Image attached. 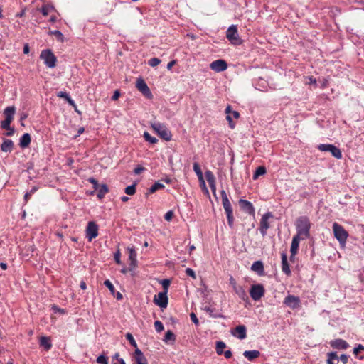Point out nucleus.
Returning a JSON list of instances; mask_svg holds the SVG:
<instances>
[{"label": "nucleus", "mask_w": 364, "mask_h": 364, "mask_svg": "<svg viewBox=\"0 0 364 364\" xmlns=\"http://www.w3.org/2000/svg\"><path fill=\"white\" fill-rule=\"evenodd\" d=\"M5 129L8 131L6 133V135L8 136H13L14 132H15L14 128L11 127V125H9V128Z\"/></svg>", "instance_id": "nucleus-58"}, {"label": "nucleus", "mask_w": 364, "mask_h": 364, "mask_svg": "<svg viewBox=\"0 0 364 364\" xmlns=\"http://www.w3.org/2000/svg\"><path fill=\"white\" fill-rule=\"evenodd\" d=\"M151 127L161 139L167 141L171 139V132L164 124L155 122L151 124Z\"/></svg>", "instance_id": "nucleus-4"}, {"label": "nucleus", "mask_w": 364, "mask_h": 364, "mask_svg": "<svg viewBox=\"0 0 364 364\" xmlns=\"http://www.w3.org/2000/svg\"><path fill=\"white\" fill-rule=\"evenodd\" d=\"M226 347L225 343L223 341H218L216 343V353L218 355H222L223 353V349Z\"/></svg>", "instance_id": "nucleus-36"}, {"label": "nucleus", "mask_w": 364, "mask_h": 364, "mask_svg": "<svg viewBox=\"0 0 364 364\" xmlns=\"http://www.w3.org/2000/svg\"><path fill=\"white\" fill-rule=\"evenodd\" d=\"M265 289L262 284H252L250 289V294L254 301L259 300L264 296Z\"/></svg>", "instance_id": "nucleus-8"}, {"label": "nucleus", "mask_w": 364, "mask_h": 364, "mask_svg": "<svg viewBox=\"0 0 364 364\" xmlns=\"http://www.w3.org/2000/svg\"><path fill=\"white\" fill-rule=\"evenodd\" d=\"M210 68L211 70L219 73L224 71L228 68V63L224 60L218 59L213 61L210 64Z\"/></svg>", "instance_id": "nucleus-15"}, {"label": "nucleus", "mask_w": 364, "mask_h": 364, "mask_svg": "<svg viewBox=\"0 0 364 364\" xmlns=\"http://www.w3.org/2000/svg\"><path fill=\"white\" fill-rule=\"evenodd\" d=\"M230 285L232 286V287L233 289H235V287H237L238 286L237 284V282H236L235 279L232 277H231L230 278Z\"/></svg>", "instance_id": "nucleus-61"}, {"label": "nucleus", "mask_w": 364, "mask_h": 364, "mask_svg": "<svg viewBox=\"0 0 364 364\" xmlns=\"http://www.w3.org/2000/svg\"><path fill=\"white\" fill-rule=\"evenodd\" d=\"M99 228L97 223L94 221H90L87 223L85 230L86 238L89 242H91L93 239L98 235Z\"/></svg>", "instance_id": "nucleus-10"}, {"label": "nucleus", "mask_w": 364, "mask_h": 364, "mask_svg": "<svg viewBox=\"0 0 364 364\" xmlns=\"http://www.w3.org/2000/svg\"><path fill=\"white\" fill-rule=\"evenodd\" d=\"M137 260L135 259V260H130V264H129V270H132L136 267Z\"/></svg>", "instance_id": "nucleus-60"}, {"label": "nucleus", "mask_w": 364, "mask_h": 364, "mask_svg": "<svg viewBox=\"0 0 364 364\" xmlns=\"http://www.w3.org/2000/svg\"><path fill=\"white\" fill-rule=\"evenodd\" d=\"M55 11V7L51 4H43L41 7V11L43 16H46L49 12Z\"/></svg>", "instance_id": "nucleus-33"}, {"label": "nucleus", "mask_w": 364, "mask_h": 364, "mask_svg": "<svg viewBox=\"0 0 364 364\" xmlns=\"http://www.w3.org/2000/svg\"><path fill=\"white\" fill-rule=\"evenodd\" d=\"M125 337L129 341V343L131 346H132L135 349H136V348H138L137 343L132 333H126Z\"/></svg>", "instance_id": "nucleus-39"}, {"label": "nucleus", "mask_w": 364, "mask_h": 364, "mask_svg": "<svg viewBox=\"0 0 364 364\" xmlns=\"http://www.w3.org/2000/svg\"><path fill=\"white\" fill-rule=\"evenodd\" d=\"M222 205L225 210V212L227 215L228 223L230 228H233L234 227V216H233V210L232 208V205L229 200L228 195L225 190L220 191Z\"/></svg>", "instance_id": "nucleus-2"}, {"label": "nucleus", "mask_w": 364, "mask_h": 364, "mask_svg": "<svg viewBox=\"0 0 364 364\" xmlns=\"http://www.w3.org/2000/svg\"><path fill=\"white\" fill-rule=\"evenodd\" d=\"M203 310L205 311L212 318H225L222 314L218 312L215 308L212 307L211 306H204Z\"/></svg>", "instance_id": "nucleus-22"}, {"label": "nucleus", "mask_w": 364, "mask_h": 364, "mask_svg": "<svg viewBox=\"0 0 364 364\" xmlns=\"http://www.w3.org/2000/svg\"><path fill=\"white\" fill-rule=\"evenodd\" d=\"M144 137L146 141L150 142L151 144H156L158 141V139L156 137L151 136L147 132L144 133Z\"/></svg>", "instance_id": "nucleus-40"}, {"label": "nucleus", "mask_w": 364, "mask_h": 364, "mask_svg": "<svg viewBox=\"0 0 364 364\" xmlns=\"http://www.w3.org/2000/svg\"><path fill=\"white\" fill-rule=\"evenodd\" d=\"M251 270L259 276H264L265 274L264 264L260 260L256 261L252 264Z\"/></svg>", "instance_id": "nucleus-20"}, {"label": "nucleus", "mask_w": 364, "mask_h": 364, "mask_svg": "<svg viewBox=\"0 0 364 364\" xmlns=\"http://www.w3.org/2000/svg\"><path fill=\"white\" fill-rule=\"evenodd\" d=\"M327 357L330 358V360H337L338 361L339 357L337 355L336 352H331L327 354Z\"/></svg>", "instance_id": "nucleus-48"}, {"label": "nucleus", "mask_w": 364, "mask_h": 364, "mask_svg": "<svg viewBox=\"0 0 364 364\" xmlns=\"http://www.w3.org/2000/svg\"><path fill=\"white\" fill-rule=\"evenodd\" d=\"M232 334L238 338L240 340L245 339L247 337V329L245 326L240 325L237 326L233 331H232Z\"/></svg>", "instance_id": "nucleus-17"}, {"label": "nucleus", "mask_w": 364, "mask_h": 364, "mask_svg": "<svg viewBox=\"0 0 364 364\" xmlns=\"http://www.w3.org/2000/svg\"><path fill=\"white\" fill-rule=\"evenodd\" d=\"M300 302L299 296L291 294H289L284 300V304L292 309L298 308L300 305Z\"/></svg>", "instance_id": "nucleus-14"}, {"label": "nucleus", "mask_w": 364, "mask_h": 364, "mask_svg": "<svg viewBox=\"0 0 364 364\" xmlns=\"http://www.w3.org/2000/svg\"><path fill=\"white\" fill-rule=\"evenodd\" d=\"M364 350V346L361 344H359L357 347L354 348L353 353L355 355H357L360 350Z\"/></svg>", "instance_id": "nucleus-55"}, {"label": "nucleus", "mask_w": 364, "mask_h": 364, "mask_svg": "<svg viewBox=\"0 0 364 364\" xmlns=\"http://www.w3.org/2000/svg\"><path fill=\"white\" fill-rule=\"evenodd\" d=\"M333 232L334 237L338 240L340 244H345L348 237V232L342 225L337 223L333 224Z\"/></svg>", "instance_id": "nucleus-5"}, {"label": "nucleus", "mask_w": 364, "mask_h": 364, "mask_svg": "<svg viewBox=\"0 0 364 364\" xmlns=\"http://www.w3.org/2000/svg\"><path fill=\"white\" fill-rule=\"evenodd\" d=\"M164 185L161 183L160 182H156L154 185H152L149 190L148 193H154L156 191L164 188Z\"/></svg>", "instance_id": "nucleus-35"}, {"label": "nucleus", "mask_w": 364, "mask_h": 364, "mask_svg": "<svg viewBox=\"0 0 364 364\" xmlns=\"http://www.w3.org/2000/svg\"><path fill=\"white\" fill-rule=\"evenodd\" d=\"M97 190V196L98 198L102 199L105 197V194L109 192V188L106 184H102L99 186Z\"/></svg>", "instance_id": "nucleus-32"}, {"label": "nucleus", "mask_w": 364, "mask_h": 364, "mask_svg": "<svg viewBox=\"0 0 364 364\" xmlns=\"http://www.w3.org/2000/svg\"><path fill=\"white\" fill-rule=\"evenodd\" d=\"M88 181H89L90 183H91L93 185V188H94L95 190H97V189L98 188V187H99V186H100V185L98 184V182H97V181L95 178H90L88 179Z\"/></svg>", "instance_id": "nucleus-53"}, {"label": "nucleus", "mask_w": 364, "mask_h": 364, "mask_svg": "<svg viewBox=\"0 0 364 364\" xmlns=\"http://www.w3.org/2000/svg\"><path fill=\"white\" fill-rule=\"evenodd\" d=\"M318 149L321 151H329L331 155L337 159L342 158V153L339 148L333 144H322L318 145Z\"/></svg>", "instance_id": "nucleus-9"}, {"label": "nucleus", "mask_w": 364, "mask_h": 364, "mask_svg": "<svg viewBox=\"0 0 364 364\" xmlns=\"http://www.w3.org/2000/svg\"><path fill=\"white\" fill-rule=\"evenodd\" d=\"M235 294L243 301H246L248 299L247 293L242 286H237L235 289H233Z\"/></svg>", "instance_id": "nucleus-30"}, {"label": "nucleus", "mask_w": 364, "mask_h": 364, "mask_svg": "<svg viewBox=\"0 0 364 364\" xmlns=\"http://www.w3.org/2000/svg\"><path fill=\"white\" fill-rule=\"evenodd\" d=\"M205 178L206 180L213 191L215 193V177L213 173L210 171H207L205 172Z\"/></svg>", "instance_id": "nucleus-26"}, {"label": "nucleus", "mask_w": 364, "mask_h": 364, "mask_svg": "<svg viewBox=\"0 0 364 364\" xmlns=\"http://www.w3.org/2000/svg\"><path fill=\"white\" fill-rule=\"evenodd\" d=\"M14 142L11 139H4L1 146V150L4 152H11L14 149Z\"/></svg>", "instance_id": "nucleus-24"}, {"label": "nucleus", "mask_w": 364, "mask_h": 364, "mask_svg": "<svg viewBox=\"0 0 364 364\" xmlns=\"http://www.w3.org/2000/svg\"><path fill=\"white\" fill-rule=\"evenodd\" d=\"M223 354H224L225 357L226 358H228H228H230L232 357V352H231V350H226V351H225V352L223 351Z\"/></svg>", "instance_id": "nucleus-63"}, {"label": "nucleus", "mask_w": 364, "mask_h": 364, "mask_svg": "<svg viewBox=\"0 0 364 364\" xmlns=\"http://www.w3.org/2000/svg\"><path fill=\"white\" fill-rule=\"evenodd\" d=\"M154 327L157 332H161L164 330V325L160 321H156L154 322Z\"/></svg>", "instance_id": "nucleus-47"}, {"label": "nucleus", "mask_w": 364, "mask_h": 364, "mask_svg": "<svg viewBox=\"0 0 364 364\" xmlns=\"http://www.w3.org/2000/svg\"><path fill=\"white\" fill-rule=\"evenodd\" d=\"M40 58L43 60L44 63L48 68H53L56 66L57 58L50 50H42Z\"/></svg>", "instance_id": "nucleus-7"}, {"label": "nucleus", "mask_w": 364, "mask_h": 364, "mask_svg": "<svg viewBox=\"0 0 364 364\" xmlns=\"http://www.w3.org/2000/svg\"><path fill=\"white\" fill-rule=\"evenodd\" d=\"M39 344L47 351L49 350L52 347L50 338L48 336H41L40 338Z\"/></svg>", "instance_id": "nucleus-28"}, {"label": "nucleus", "mask_w": 364, "mask_h": 364, "mask_svg": "<svg viewBox=\"0 0 364 364\" xmlns=\"http://www.w3.org/2000/svg\"><path fill=\"white\" fill-rule=\"evenodd\" d=\"M161 284H162V287H163V289H164V292H166L168 293V287L170 286V280L168 279H163L161 282Z\"/></svg>", "instance_id": "nucleus-44"}, {"label": "nucleus", "mask_w": 364, "mask_h": 364, "mask_svg": "<svg viewBox=\"0 0 364 364\" xmlns=\"http://www.w3.org/2000/svg\"><path fill=\"white\" fill-rule=\"evenodd\" d=\"M154 302L160 306L161 309H165L167 307L168 298L166 292H159L158 295H155L154 298Z\"/></svg>", "instance_id": "nucleus-13"}, {"label": "nucleus", "mask_w": 364, "mask_h": 364, "mask_svg": "<svg viewBox=\"0 0 364 364\" xmlns=\"http://www.w3.org/2000/svg\"><path fill=\"white\" fill-rule=\"evenodd\" d=\"M190 317H191V321L196 324V325H198L199 324V321L196 316V315L194 314V313H191L190 314Z\"/></svg>", "instance_id": "nucleus-57"}, {"label": "nucleus", "mask_w": 364, "mask_h": 364, "mask_svg": "<svg viewBox=\"0 0 364 364\" xmlns=\"http://www.w3.org/2000/svg\"><path fill=\"white\" fill-rule=\"evenodd\" d=\"M57 96L58 97L65 99L68 102V103L72 107H76V105L74 100L70 97V95L67 92L60 91L57 93Z\"/></svg>", "instance_id": "nucleus-31"}, {"label": "nucleus", "mask_w": 364, "mask_h": 364, "mask_svg": "<svg viewBox=\"0 0 364 364\" xmlns=\"http://www.w3.org/2000/svg\"><path fill=\"white\" fill-rule=\"evenodd\" d=\"M161 60L157 58H152L149 60V65L151 67H156L159 65Z\"/></svg>", "instance_id": "nucleus-45"}, {"label": "nucleus", "mask_w": 364, "mask_h": 364, "mask_svg": "<svg viewBox=\"0 0 364 364\" xmlns=\"http://www.w3.org/2000/svg\"><path fill=\"white\" fill-rule=\"evenodd\" d=\"M97 363L100 364H108V358L103 355H100L97 358Z\"/></svg>", "instance_id": "nucleus-46"}, {"label": "nucleus", "mask_w": 364, "mask_h": 364, "mask_svg": "<svg viewBox=\"0 0 364 364\" xmlns=\"http://www.w3.org/2000/svg\"><path fill=\"white\" fill-rule=\"evenodd\" d=\"M239 205L244 212L248 213L250 215H255V208L250 201H247L244 199H240Z\"/></svg>", "instance_id": "nucleus-16"}, {"label": "nucleus", "mask_w": 364, "mask_h": 364, "mask_svg": "<svg viewBox=\"0 0 364 364\" xmlns=\"http://www.w3.org/2000/svg\"><path fill=\"white\" fill-rule=\"evenodd\" d=\"M128 251H129V259L130 260H135V259H136V250L134 249V247H128L127 248Z\"/></svg>", "instance_id": "nucleus-42"}, {"label": "nucleus", "mask_w": 364, "mask_h": 364, "mask_svg": "<svg viewBox=\"0 0 364 364\" xmlns=\"http://www.w3.org/2000/svg\"><path fill=\"white\" fill-rule=\"evenodd\" d=\"M25 12H26V9H22V11L21 12L17 13L16 14V17H17V18L23 17L25 15Z\"/></svg>", "instance_id": "nucleus-64"}, {"label": "nucleus", "mask_w": 364, "mask_h": 364, "mask_svg": "<svg viewBox=\"0 0 364 364\" xmlns=\"http://www.w3.org/2000/svg\"><path fill=\"white\" fill-rule=\"evenodd\" d=\"M243 355L250 361H252L260 355V353L257 350H245L243 353Z\"/></svg>", "instance_id": "nucleus-29"}, {"label": "nucleus", "mask_w": 364, "mask_h": 364, "mask_svg": "<svg viewBox=\"0 0 364 364\" xmlns=\"http://www.w3.org/2000/svg\"><path fill=\"white\" fill-rule=\"evenodd\" d=\"M348 358H349L348 355H347L346 354H342L339 357L338 360H340L343 364H346L348 362Z\"/></svg>", "instance_id": "nucleus-54"}, {"label": "nucleus", "mask_w": 364, "mask_h": 364, "mask_svg": "<svg viewBox=\"0 0 364 364\" xmlns=\"http://www.w3.org/2000/svg\"><path fill=\"white\" fill-rule=\"evenodd\" d=\"M231 106L228 105L225 109V113L227 114L226 119L229 122L232 121V116L230 115Z\"/></svg>", "instance_id": "nucleus-50"}, {"label": "nucleus", "mask_w": 364, "mask_h": 364, "mask_svg": "<svg viewBox=\"0 0 364 364\" xmlns=\"http://www.w3.org/2000/svg\"><path fill=\"white\" fill-rule=\"evenodd\" d=\"M176 340V336L171 331H168L164 338V342H168V341H175Z\"/></svg>", "instance_id": "nucleus-38"}, {"label": "nucleus", "mask_w": 364, "mask_h": 364, "mask_svg": "<svg viewBox=\"0 0 364 364\" xmlns=\"http://www.w3.org/2000/svg\"><path fill=\"white\" fill-rule=\"evenodd\" d=\"M193 168L198 178L203 179V173L199 164L197 162L193 163Z\"/></svg>", "instance_id": "nucleus-37"}, {"label": "nucleus", "mask_w": 364, "mask_h": 364, "mask_svg": "<svg viewBox=\"0 0 364 364\" xmlns=\"http://www.w3.org/2000/svg\"><path fill=\"white\" fill-rule=\"evenodd\" d=\"M50 33L52 35L55 36L59 41H60V42L64 41V36L60 31L55 30V31H51Z\"/></svg>", "instance_id": "nucleus-43"}, {"label": "nucleus", "mask_w": 364, "mask_h": 364, "mask_svg": "<svg viewBox=\"0 0 364 364\" xmlns=\"http://www.w3.org/2000/svg\"><path fill=\"white\" fill-rule=\"evenodd\" d=\"M230 115L232 116L235 119H238L240 117V113L237 111L231 110Z\"/></svg>", "instance_id": "nucleus-62"}, {"label": "nucleus", "mask_w": 364, "mask_h": 364, "mask_svg": "<svg viewBox=\"0 0 364 364\" xmlns=\"http://www.w3.org/2000/svg\"><path fill=\"white\" fill-rule=\"evenodd\" d=\"M146 170V168L143 166H136L134 169V173L135 175H139L141 173H142L143 171H144Z\"/></svg>", "instance_id": "nucleus-51"}, {"label": "nucleus", "mask_w": 364, "mask_h": 364, "mask_svg": "<svg viewBox=\"0 0 364 364\" xmlns=\"http://www.w3.org/2000/svg\"><path fill=\"white\" fill-rule=\"evenodd\" d=\"M136 87L144 97H146L148 99H152L153 95L149 87L142 78H139L137 80Z\"/></svg>", "instance_id": "nucleus-12"}, {"label": "nucleus", "mask_w": 364, "mask_h": 364, "mask_svg": "<svg viewBox=\"0 0 364 364\" xmlns=\"http://www.w3.org/2000/svg\"><path fill=\"white\" fill-rule=\"evenodd\" d=\"M15 113L16 107L14 106H9L4 109V115L5 117V119L1 122V127L2 129L9 128V125H11L14 120Z\"/></svg>", "instance_id": "nucleus-6"}, {"label": "nucleus", "mask_w": 364, "mask_h": 364, "mask_svg": "<svg viewBox=\"0 0 364 364\" xmlns=\"http://www.w3.org/2000/svg\"><path fill=\"white\" fill-rule=\"evenodd\" d=\"M173 217V211L171 210H169L168 211L165 215H164V219L168 220V221H170Z\"/></svg>", "instance_id": "nucleus-56"}, {"label": "nucleus", "mask_w": 364, "mask_h": 364, "mask_svg": "<svg viewBox=\"0 0 364 364\" xmlns=\"http://www.w3.org/2000/svg\"><path fill=\"white\" fill-rule=\"evenodd\" d=\"M266 168L264 166H259L255 171L253 174V179L256 180L259 178V176H262L266 173Z\"/></svg>", "instance_id": "nucleus-34"}, {"label": "nucleus", "mask_w": 364, "mask_h": 364, "mask_svg": "<svg viewBox=\"0 0 364 364\" xmlns=\"http://www.w3.org/2000/svg\"><path fill=\"white\" fill-rule=\"evenodd\" d=\"M226 38L232 45L240 46L242 40L240 38L236 25H231L226 31Z\"/></svg>", "instance_id": "nucleus-3"}, {"label": "nucleus", "mask_w": 364, "mask_h": 364, "mask_svg": "<svg viewBox=\"0 0 364 364\" xmlns=\"http://www.w3.org/2000/svg\"><path fill=\"white\" fill-rule=\"evenodd\" d=\"M296 234L295 236L302 238V240L310 237V229L311 223L307 216H300L296 218L295 223Z\"/></svg>", "instance_id": "nucleus-1"}, {"label": "nucleus", "mask_w": 364, "mask_h": 364, "mask_svg": "<svg viewBox=\"0 0 364 364\" xmlns=\"http://www.w3.org/2000/svg\"><path fill=\"white\" fill-rule=\"evenodd\" d=\"M124 192L127 195H130V196H132V195L135 194V193H136V183H134V184H132L131 186H127L125 188Z\"/></svg>", "instance_id": "nucleus-41"}, {"label": "nucleus", "mask_w": 364, "mask_h": 364, "mask_svg": "<svg viewBox=\"0 0 364 364\" xmlns=\"http://www.w3.org/2000/svg\"><path fill=\"white\" fill-rule=\"evenodd\" d=\"M104 284L109 289V290L110 291L111 294L117 299V300H121L122 299V294L117 291L115 293V289H114V285L112 284V283L109 280V279H107L104 282Z\"/></svg>", "instance_id": "nucleus-23"}, {"label": "nucleus", "mask_w": 364, "mask_h": 364, "mask_svg": "<svg viewBox=\"0 0 364 364\" xmlns=\"http://www.w3.org/2000/svg\"><path fill=\"white\" fill-rule=\"evenodd\" d=\"M282 257V270L287 275L290 276L291 274L286 253L283 252L281 255Z\"/></svg>", "instance_id": "nucleus-21"}, {"label": "nucleus", "mask_w": 364, "mask_h": 364, "mask_svg": "<svg viewBox=\"0 0 364 364\" xmlns=\"http://www.w3.org/2000/svg\"><path fill=\"white\" fill-rule=\"evenodd\" d=\"M330 345L333 348L336 349H347L349 346L348 343L341 338H337L330 342Z\"/></svg>", "instance_id": "nucleus-19"}, {"label": "nucleus", "mask_w": 364, "mask_h": 364, "mask_svg": "<svg viewBox=\"0 0 364 364\" xmlns=\"http://www.w3.org/2000/svg\"><path fill=\"white\" fill-rule=\"evenodd\" d=\"M272 217H273L272 213L270 212H268V213L264 214L260 220L259 229L260 233L262 234V235L263 237L266 236L267 230L270 227L268 220Z\"/></svg>", "instance_id": "nucleus-11"}, {"label": "nucleus", "mask_w": 364, "mask_h": 364, "mask_svg": "<svg viewBox=\"0 0 364 364\" xmlns=\"http://www.w3.org/2000/svg\"><path fill=\"white\" fill-rule=\"evenodd\" d=\"M186 274L188 276H189V277H192L193 279L196 278L195 272L192 269H191V268H187L186 269Z\"/></svg>", "instance_id": "nucleus-52"}, {"label": "nucleus", "mask_w": 364, "mask_h": 364, "mask_svg": "<svg viewBox=\"0 0 364 364\" xmlns=\"http://www.w3.org/2000/svg\"><path fill=\"white\" fill-rule=\"evenodd\" d=\"M119 96H120V92L118 90H117L114 92V94L112 97V100L114 101L117 100L119 99Z\"/></svg>", "instance_id": "nucleus-59"}, {"label": "nucleus", "mask_w": 364, "mask_h": 364, "mask_svg": "<svg viewBox=\"0 0 364 364\" xmlns=\"http://www.w3.org/2000/svg\"><path fill=\"white\" fill-rule=\"evenodd\" d=\"M133 357L135 360L136 364H148L147 359L139 348H136V349L134 350Z\"/></svg>", "instance_id": "nucleus-18"}, {"label": "nucleus", "mask_w": 364, "mask_h": 364, "mask_svg": "<svg viewBox=\"0 0 364 364\" xmlns=\"http://www.w3.org/2000/svg\"><path fill=\"white\" fill-rule=\"evenodd\" d=\"M302 240V238L299 237L297 236H294L291 242V245L290 248V252L291 255H296L298 250H299V245L300 240Z\"/></svg>", "instance_id": "nucleus-27"}, {"label": "nucleus", "mask_w": 364, "mask_h": 364, "mask_svg": "<svg viewBox=\"0 0 364 364\" xmlns=\"http://www.w3.org/2000/svg\"><path fill=\"white\" fill-rule=\"evenodd\" d=\"M114 261L116 262L117 264H122V261L120 259L121 253L119 250L114 253Z\"/></svg>", "instance_id": "nucleus-49"}, {"label": "nucleus", "mask_w": 364, "mask_h": 364, "mask_svg": "<svg viewBox=\"0 0 364 364\" xmlns=\"http://www.w3.org/2000/svg\"><path fill=\"white\" fill-rule=\"evenodd\" d=\"M31 141V135L28 133L23 134L20 138L19 146L25 149L29 146Z\"/></svg>", "instance_id": "nucleus-25"}]
</instances>
